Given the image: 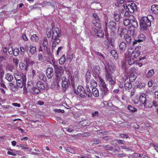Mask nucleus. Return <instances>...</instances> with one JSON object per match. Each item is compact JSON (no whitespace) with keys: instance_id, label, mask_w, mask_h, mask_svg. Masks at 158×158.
Wrapping results in <instances>:
<instances>
[{"instance_id":"a19ab883","label":"nucleus","mask_w":158,"mask_h":158,"mask_svg":"<svg viewBox=\"0 0 158 158\" xmlns=\"http://www.w3.org/2000/svg\"><path fill=\"white\" fill-rule=\"evenodd\" d=\"M154 74V69H152L149 70L147 74V77H150L152 76Z\"/></svg>"},{"instance_id":"680f3d73","label":"nucleus","mask_w":158,"mask_h":158,"mask_svg":"<svg viewBox=\"0 0 158 158\" xmlns=\"http://www.w3.org/2000/svg\"><path fill=\"white\" fill-rule=\"evenodd\" d=\"M97 133L98 135H100L101 134H102L103 135L106 134V132H105L104 131H103L102 130H98L97 131Z\"/></svg>"},{"instance_id":"4468645a","label":"nucleus","mask_w":158,"mask_h":158,"mask_svg":"<svg viewBox=\"0 0 158 158\" xmlns=\"http://www.w3.org/2000/svg\"><path fill=\"white\" fill-rule=\"evenodd\" d=\"M46 74L47 77L49 79H51L54 75L53 69L51 67L48 68L46 69Z\"/></svg>"},{"instance_id":"052dcab7","label":"nucleus","mask_w":158,"mask_h":158,"mask_svg":"<svg viewBox=\"0 0 158 158\" xmlns=\"http://www.w3.org/2000/svg\"><path fill=\"white\" fill-rule=\"evenodd\" d=\"M93 17L94 18L96 19V20L98 21H100V19L98 15L96 13H94L93 14Z\"/></svg>"},{"instance_id":"f257e3e1","label":"nucleus","mask_w":158,"mask_h":158,"mask_svg":"<svg viewBox=\"0 0 158 158\" xmlns=\"http://www.w3.org/2000/svg\"><path fill=\"white\" fill-rule=\"evenodd\" d=\"M153 20V16L151 15H148L147 17H142L140 19L139 23L140 30L147 31L148 27L151 25V22Z\"/></svg>"},{"instance_id":"39448f33","label":"nucleus","mask_w":158,"mask_h":158,"mask_svg":"<svg viewBox=\"0 0 158 158\" xmlns=\"http://www.w3.org/2000/svg\"><path fill=\"white\" fill-rule=\"evenodd\" d=\"M53 62V65L55 70V72L56 74H61L64 72V70L63 67L60 66H58L56 64L55 61Z\"/></svg>"},{"instance_id":"b1692460","label":"nucleus","mask_w":158,"mask_h":158,"mask_svg":"<svg viewBox=\"0 0 158 158\" xmlns=\"http://www.w3.org/2000/svg\"><path fill=\"white\" fill-rule=\"evenodd\" d=\"M61 75V74H58L56 75V78H55V81L56 83V85L58 87H60V84L59 83L61 79L62 78Z\"/></svg>"},{"instance_id":"2eb2a0df","label":"nucleus","mask_w":158,"mask_h":158,"mask_svg":"<svg viewBox=\"0 0 158 158\" xmlns=\"http://www.w3.org/2000/svg\"><path fill=\"white\" fill-rule=\"evenodd\" d=\"M104 75L105 76L106 81L109 80L112 77L111 73L108 70L107 67H105V72Z\"/></svg>"},{"instance_id":"bf43d9fd","label":"nucleus","mask_w":158,"mask_h":158,"mask_svg":"<svg viewBox=\"0 0 158 158\" xmlns=\"http://www.w3.org/2000/svg\"><path fill=\"white\" fill-rule=\"evenodd\" d=\"M13 61L14 64L16 66H17L19 63V60L17 58H15L13 59Z\"/></svg>"},{"instance_id":"ea45409f","label":"nucleus","mask_w":158,"mask_h":158,"mask_svg":"<svg viewBox=\"0 0 158 158\" xmlns=\"http://www.w3.org/2000/svg\"><path fill=\"white\" fill-rule=\"evenodd\" d=\"M74 55L73 53H70L67 55L66 56L67 59L70 62L74 58Z\"/></svg>"},{"instance_id":"4be33fe9","label":"nucleus","mask_w":158,"mask_h":158,"mask_svg":"<svg viewBox=\"0 0 158 158\" xmlns=\"http://www.w3.org/2000/svg\"><path fill=\"white\" fill-rule=\"evenodd\" d=\"M24 75H23V76H22L21 74L17 71H16L14 74V77L16 80L22 79L23 76Z\"/></svg>"},{"instance_id":"603ef678","label":"nucleus","mask_w":158,"mask_h":158,"mask_svg":"<svg viewBox=\"0 0 158 158\" xmlns=\"http://www.w3.org/2000/svg\"><path fill=\"white\" fill-rule=\"evenodd\" d=\"M8 52L10 55H12L13 53L14 48L12 47H9L8 49Z\"/></svg>"},{"instance_id":"412c9836","label":"nucleus","mask_w":158,"mask_h":158,"mask_svg":"<svg viewBox=\"0 0 158 158\" xmlns=\"http://www.w3.org/2000/svg\"><path fill=\"white\" fill-rule=\"evenodd\" d=\"M151 10L152 13L155 15L158 14V5L156 4L153 5L151 6Z\"/></svg>"},{"instance_id":"4c0bfd02","label":"nucleus","mask_w":158,"mask_h":158,"mask_svg":"<svg viewBox=\"0 0 158 158\" xmlns=\"http://www.w3.org/2000/svg\"><path fill=\"white\" fill-rule=\"evenodd\" d=\"M107 81H108V83L109 84L112 86H113L116 83V80L114 78H112L110 79L109 80H106Z\"/></svg>"},{"instance_id":"09e8293b","label":"nucleus","mask_w":158,"mask_h":158,"mask_svg":"<svg viewBox=\"0 0 158 158\" xmlns=\"http://www.w3.org/2000/svg\"><path fill=\"white\" fill-rule=\"evenodd\" d=\"M40 90L38 88L34 87L32 88V91L33 93L35 94H38L40 93Z\"/></svg>"},{"instance_id":"0eeeda50","label":"nucleus","mask_w":158,"mask_h":158,"mask_svg":"<svg viewBox=\"0 0 158 158\" xmlns=\"http://www.w3.org/2000/svg\"><path fill=\"white\" fill-rule=\"evenodd\" d=\"M101 69L99 65H95L94 66V70L93 71V75L95 78L99 77L101 74Z\"/></svg>"},{"instance_id":"cd10ccee","label":"nucleus","mask_w":158,"mask_h":158,"mask_svg":"<svg viewBox=\"0 0 158 158\" xmlns=\"http://www.w3.org/2000/svg\"><path fill=\"white\" fill-rule=\"evenodd\" d=\"M130 24L134 28H136L138 27V22L134 17L133 19H130Z\"/></svg>"},{"instance_id":"8fccbe9b","label":"nucleus","mask_w":158,"mask_h":158,"mask_svg":"<svg viewBox=\"0 0 158 158\" xmlns=\"http://www.w3.org/2000/svg\"><path fill=\"white\" fill-rule=\"evenodd\" d=\"M47 34L48 38H50L51 36V28H47Z\"/></svg>"},{"instance_id":"6ab92c4d","label":"nucleus","mask_w":158,"mask_h":158,"mask_svg":"<svg viewBox=\"0 0 158 158\" xmlns=\"http://www.w3.org/2000/svg\"><path fill=\"white\" fill-rule=\"evenodd\" d=\"M36 86L40 90H44L45 89L46 86L45 84L42 82L39 81L36 83Z\"/></svg>"},{"instance_id":"58836bf2","label":"nucleus","mask_w":158,"mask_h":158,"mask_svg":"<svg viewBox=\"0 0 158 158\" xmlns=\"http://www.w3.org/2000/svg\"><path fill=\"white\" fill-rule=\"evenodd\" d=\"M90 74V72H87L85 75L86 82L87 83H89L91 81V75Z\"/></svg>"},{"instance_id":"c756f323","label":"nucleus","mask_w":158,"mask_h":158,"mask_svg":"<svg viewBox=\"0 0 158 158\" xmlns=\"http://www.w3.org/2000/svg\"><path fill=\"white\" fill-rule=\"evenodd\" d=\"M19 66L20 68L22 71H27L28 70L27 66L24 64L20 63Z\"/></svg>"},{"instance_id":"bb28decb","label":"nucleus","mask_w":158,"mask_h":158,"mask_svg":"<svg viewBox=\"0 0 158 158\" xmlns=\"http://www.w3.org/2000/svg\"><path fill=\"white\" fill-rule=\"evenodd\" d=\"M111 56L114 58V59L116 60L118 59V55L116 51L114 50H111L110 52Z\"/></svg>"},{"instance_id":"6e6d98bb","label":"nucleus","mask_w":158,"mask_h":158,"mask_svg":"<svg viewBox=\"0 0 158 158\" xmlns=\"http://www.w3.org/2000/svg\"><path fill=\"white\" fill-rule=\"evenodd\" d=\"M66 151L71 153H74L75 152L74 150L70 148H67L66 150Z\"/></svg>"},{"instance_id":"5701e85b","label":"nucleus","mask_w":158,"mask_h":158,"mask_svg":"<svg viewBox=\"0 0 158 158\" xmlns=\"http://www.w3.org/2000/svg\"><path fill=\"white\" fill-rule=\"evenodd\" d=\"M29 52L30 54L32 55L34 54L36 51V48L33 45L30 44L29 45Z\"/></svg>"},{"instance_id":"6e6552de","label":"nucleus","mask_w":158,"mask_h":158,"mask_svg":"<svg viewBox=\"0 0 158 158\" xmlns=\"http://www.w3.org/2000/svg\"><path fill=\"white\" fill-rule=\"evenodd\" d=\"M128 45L126 42L123 41L121 42L118 45L119 51L121 52H124L127 49Z\"/></svg>"},{"instance_id":"69168bd1","label":"nucleus","mask_w":158,"mask_h":158,"mask_svg":"<svg viewBox=\"0 0 158 158\" xmlns=\"http://www.w3.org/2000/svg\"><path fill=\"white\" fill-rule=\"evenodd\" d=\"M101 141L99 140H94L92 141V144H97L100 143Z\"/></svg>"},{"instance_id":"9d476101","label":"nucleus","mask_w":158,"mask_h":158,"mask_svg":"<svg viewBox=\"0 0 158 158\" xmlns=\"http://www.w3.org/2000/svg\"><path fill=\"white\" fill-rule=\"evenodd\" d=\"M138 48H135L131 56V58L132 59H134V58H136L137 57L139 56L140 54V51L139 49L141 48V46H137Z\"/></svg>"},{"instance_id":"f704fd0d","label":"nucleus","mask_w":158,"mask_h":158,"mask_svg":"<svg viewBox=\"0 0 158 158\" xmlns=\"http://www.w3.org/2000/svg\"><path fill=\"white\" fill-rule=\"evenodd\" d=\"M65 56L64 55H63L60 57L59 60V62L60 64L61 65L65 63Z\"/></svg>"},{"instance_id":"ddd939ff","label":"nucleus","mask_w":158,"mask_h":158,"mask_svg":"<svg viewBox=\"0 0 158 158\" xmlns=\"http://www.w3.org/2000/svg\"><path fill=\"white\" fill-rule=\"evenodd\" d=\"M26 75L23 76V78L22 80H16L17 86L18 88H22L26 81Z\"/></svg>"},{"instance_id":"7c9ffc66","label":"nucleus","mask_w":158,"mask_h":158,"mask_svg":"<svg viewBox=\"0 0 158 158\" xmlns=\"http://www.w3.org/2000/svg\"><path fill=\"white\" fill-rule=\"evenodd\" d=\"M137 77V75L136 74H135L134 73L130 74L129 77V81L131 82L134 81Z\"/></svg>"},{"instance_id":"e433bc0d","label":"nucleus","mask_w":158,"mask_h":158,"mask_svg":"<svg viewBox=\"0 0 158 158\" xmlns=\"http://www.w3.org/2000/svg\"><path fill=\"white\" fill-rule=\"evenodd\" d=\"M145 35L143 34H140L139 36L138 42L139 43L145 40Z\"/></svg>"},{"instance_id":"338daca9","label":"nucleus","mask_w":158,"mask_h":158,"mask_svg":"<svg viewBox=\"0 0 158 158\" xmlns=\"http://www.w3.org/2000/svg\"><path fill=\"white\" fill-rule=\"evenodd\" d=\"M38 58L40 61H42L43 59V55L42 54H40L38 55Z\"/></svg>"},{"instance_id":"7ed1b4c3","label":"nucleus","mask_w":158,"mask_h":158,"mask_svg":"<svg viewBox=\"0 0 158 158\" xmlns=\"http://www.w3.org/2000/svg\"><path fill=\"white\" fill-rule=\"evenodd\" d=\"M74 93L81 98H86V96H87V93L84 88L81 85H79L77 87V90H75Z\"/></svg>"},{"instance_id":"4d7b16f0","label":"nucleus","mask_w":158,"mask_h":158,"mask_svg":"<svg viewBox=\"0 0 158 158\" xmlns=\"http://www.w3.org/2000/svg\"><path fill=\"white\" fill-rule=\"evenodd\" d=\"M136 71V69L134 67H132L130 68L129 69V72L130 74L134 73Z\"/></svg>"},{"instance_id":"393cba45","label":"nucleus","mask_w":158,"mask_h":158,"mask_svg":"<svg viewBox=\"0 0 158 158\" xmlns=\"http://www.w3.org/2000/svg\"><path fill=\"white\" fill-rule=\"evenodd\" d=\"M92 90V95L93 94L95 97H98L99 95L98 89L96 87H93Z\"/></svg>"},{"instance_id":"473e14b6","label":"nucleus","mask_w":158,"mask_h":158,"mask_svg":"<svg viewBox=\"0 0 158 158\" xmlns=\"http://www.w3.org/2000/svg\"><path fill=\"white\" fill-rule=\"evenodd\" d=\"M5 78L9 81H11L13 79V77L11 74L7 73L6 75Z\"/></svg>"},{"instance_id":"774afa93","label":"nucleus","mask_w":158,"mask_h":158,"mask_svg":"<svg viewBox=\"0 0 158 158\" xmlns=\"http://www.w3.org/2000/svg\"><path fill=\"white\" fill-rule=\"evenodd\" d=\"M63 48V47L62 46L59 47L58 48V49L56 51V55L58 56L59 54V53L60 51Z\"/></svg>"},{"instance_id":"49530a36","label":"nucleus","mask_w":158,"mask_h":158,"mask_svg":"<svg viewBox=\"0 0 158 158\" xmlns=\"http://www.w3.org/2000/svg\"><path fill=\"white\" fill-rule=\"evenodd\" d=\"M31 39L32 41L36 42L38 40V37L36 35L33 34L31 36Z\"/></svg>"},{"instance_id":"79ce46f5","label":"nucleus","mask_w":158,"mask_h":158,"mask_svg":"<svg viewBox=\"0 0 158 158\" xmlns=\"http://www.w3.org/2000/svg\"><path fill=\"white\" fill-rule=\"evenodd\" d=\"M123 23L125 26H128L130 24V20L128 18H125L123 20Z\"/></svg>"},{"instance_id":"a878e982","label":"nucleus","mask_w":158,"mask_h":158,"mask_svg":"<svg viewBox=\"0 0 158 158\" xmlns=\"http://www.w3.org/2000/svg\"><path fill=\"white\" fill-rule=\"evenodd\" d=\"M124 38L127 44L128 45H130L131 44L132 40L131 37L128 35L125 34L124 35Z\"/></svg>"},{"instance_id":"0e129e2a","label":"nucleus","mask_w":158,"mask_h":158,"mask_svg":"<svg viewBox=\"0 0 158 158\" xmlns=\"http://www.w3.org/2000/svg\"><path fill=\"white\" fill-rule=\"evenodd\" d=\"M120 136L122 138H126L127 139L129 137V136L127 134H120Z\"/></svg>"},{"instance_id":"dca6fc26","label":"nucleus","mask_w":158,"mask_h":158,"mask_svg":"<svg viewBox=\"0 0 158 158\" xmlns=\"http://www.w3.org/2000/svg\"><path fill=\"white\" fill-rule=\"evenodd\" d=\"M105 67H107L108 70L112 73H113L116 69L115 65L113 63H108L107 64V65L105 66Z\"/></svg>"},{"instance_id":"a18cd8bd","label":"nucleus","mask_w":158,"mask_h":158,"mask_svg":"<svg viewBox=\"0 0 158 158\" xmlns=\"http://www.w3.org/2000/svg\"><path fill=\"white\" fill-rule=\"evenodd\" d=\"M106 150L109 151H112L113 149V147L109 145H107L106 146L103 145L102 146Z\"/></svg>"},{"instance_id":"f8f14e48","label":"nucleus","mask_w":158,"mask_h":158,"mask_svg":"<svg viewBox=\"0 0 158 158\" xmlns=\"http://www.w3.org/2000/svg\"><path fill=\"white\" fill-rule=\"evenodd\" d=\"M52 36L60 37L61 36V31L58 27H56L52 30Z\"/></svg>"},{"instance_id":"f3484780","label":"nucleus","mask_w":158,"mask_h":158,"mask_svg":"<svg viewBox=\"0 0 158 158\" xmlns=\"http://www.w3.org/2000/svg\"><path fill=\"white\" fill-rule=\"evenodd\" d=\"M42 45L44 49L48 52V51H50V49L48 48V42L46 38L45 37L44 39Z\"/></svg>"},{"instance_id":"c9c22d12","label":"nucleus","mask_w":158,"mask_h":158,"mask_svg":"<svg viewBox=\"0 0 158 158\" xmlns=\"http://www.w3.org/2000/svg\"><path fill=\"white\" fill-rule=\"evenodd\" d=\"M118 33L120 37H122L124 35V29L122 28L118 27Z\"/></svg>"},{"instance_id":"de8ad7c7","label":"nucleus","mask_w":158,"mask_h":158,"mask_svg":"<svg viewBox=\"0 0 158 158\" xmlns=\"http://www.w3.org/2000/svg\"><path fill=\"white\" fill-rule=\"evenodd\" d=\"M19 50L18 48H15L14 49L13 55L15 56H17L19 54Z\"/></svg>"},{"instance_id":"72a5a7b5","label":"nucleus","mask_w":158,"mask_h":158,"mask_svg":"<svg viewBox=\"0 0 158 158\" xmlns=\"http://www.w3.org/2000/svg\"><path fill=\"white\" fill-rule=\"evenodd\" d=\"M90 87L92 89L93 87H96L97 86V82L93 79H92L90 81Z\"/></svg>"},{"instance_id":"3c124183","label":"nucleus","mask_w":158,"mask_h":158,"mask_svg":"<svg viewBox=\"0 0 158 158\" xmlns=\"http://www.w3.org/2000/svg\"><path fill=\"white\" fill-rule=\"evenodd\" d=\"M107 40L109 41V42L110 43V44H111V45L113 47L114 46V38H113L112 37L110 38V40H109L107 39Z\"/></svg>"},{"instance_id":"20e7f679","label":"nucleus","mask_w":158,"mask_h":158,"mask_svg":"<svg viewBox=\"0 0 158 158\" xmlns=\"http://www.w3.org/2000/svg\"><path fill=\"white\" fill-rule=\"evenodd\" d=\"M106 29L108 27L109 29L112 31L113 34H114V32L116 30V24L114 21H110L109 23L106 22Z\"/></svg>"},{"instance_id":"c03bdc74","label":"nucleus","mask_w":158,"mask_h":158,"mask_svg":"<svg viewBox=\"0 0 158 158\" xmlns=\"http://www.w3.org/2000/svg\"><path fill=\"white\" fill-rule=\"evenodd\" d=\"M126 89L130 90L132 88V85L130 82H127L124 85Z\"/></svg>"},{"instance_id":"864d4df0","label":"nucleus","mask_w":158,"mask_h":158,"mask_svg":"<svg viewBox=\"0 0 158 158\" xmlns=\"http://www.w3.org/2000/svg\"><path fill=\"white\" fill-rule=\"evenodd\" d=\"M96 54L100 57V58H101V60H104L105 59V57L104 55L101 53L97 52Z\"/></svg>"},{"instance_id":"2f4dec72","label":"nucleus","mask_w":158,"mask_h":158,"mask_svg":"<svg viewBox=\"0 0 158 158\" xmlns=\"http://www.w3.org/2000/svg\"><path fill=\"white\" fill-rule=\"evenodd\" d=\"M98 78L100 82V84H99V87L101 86H105L106 85L105 82L101 77H99Z\"/></svg>"},{"instance_id":"423d86ee","label":"nucleus","mask_w":158,"mask_h":158,"mask_svg":"<svg viewBox=\"0 0 158 158\" xmlns=\"http://www.w3.org/2000/svg\"><path fill=\"white\" fill-rule=\"evenodd\" d=\"M61 80L62 81V87L63 90L65 91L68 88L69 85H70V82L68 79H67L65 77H63L61 78Z\"/></svg>"},{"instance_id":"f03ea898","label":"nucleus","mask_w":158,"mask_h":158,"mask_svg":"<svg viewBox=\"0 0 158 158\" xmlns=\"http://www.w3.org/2000/svg\"><path fill=\"white\" fill-rule=\"evenodd\" d=\"M123 6L125 9H127L128 11L131 13H133L137 10V6L135 4L131 2L130 4L123 3Z\"/></svg>"},{"instance_id":"e2e57ef3","label":"nucleus","mask_w":158,"mask_h":158,"mask_svg":"<svg viewBox=\"0 0 158 158\" xmlns=\"http://www.w3.org/2000/svg\"><path fill=\"white\" fill-rule=\"evenodd\" d=\"M43 6H50L51 5V2H47L46 1H44L43 4Z\"/></svg>"},{"instance_id":"1a4fd4ad","label":"nucleus","mask_w":158,"mask_h":158,"mask_svg":"<svg viewBox=\"0 0 158 158\" xmlns=\"http://www.w3.org/2000/svg\"><path fill=\"white\" fill-rule=\"evenodd\" d=\"M60 37L52 36V51L53 52L56 45H57L60 42Z\"/></svg>"},{"instance_id":"37998d69","label":"nucleus","mask_w":158,"mask_h":158,"mask_svg":"<svg viewBox=\"0 0 158 158\" xmlns=\"http://www.w3.org/2000/svg\"><path fill=\"white\" fill-rule=\"evenodd\" d=\"M127 109L129 111L132 112L136 111L137 110V109L130 105L128 106Z\"/></svg>"},{"instance_id":"13d9d810","label":"nucleus","mask_w":158,"mask_h":158,"mask_svg":"<svg viewBox=\"0 0 158 158\" xmlns=\"http://www.w3.org/2000/svg\"><path fill=\"white\" fill-rule=\"evenodd\" d=\"M9 86L10 87V89L12 90H15V87L13 83H10L9 84Z\"/></svg>"},{"instance_id":"aec40b11","label":"nucleus","mask_w":158,"mask_h":158,"mask_svg":"<svg viewBox=\"0 0 158 158\" xmlns=\"http://www.w3.org/2000/svg\"><path fill=\"white\" fill-rule=\"evenodd\" d=\"M94 32L95 34L99 37L103 38L104 36L103 32L100 30L95 29L94 30Z\"/></svg>"},{"instance_id":"c85d7f7f","label":"nucleus","mask_w":158,"mask_h":158,"mask_svg":"<svg viewBox=\"0 0 158 158\" xmlns=\"http://www.w3.org/2000/svg\"><path fill=\"white\" fill-rule=\"evenodd\" d=\"M86 88L87 92L86 93L87 96H86V98H91L92 96V94L89 88V85H88L87 84Z\"/></svg>"},{"instance_id":"5fc2aeb1","label":"nucleus","mask_w":158,"mask_h":158,"mask_svg":"<svg viewBox=\"0 0 158 158\" xmlns=\"http://www.w3.org/2000/svg\"><path fill=\"white\" fill-rule=\"evenodd\" d=\"M12 68H13V66L10 65H9L7 66L6 68V71H10L11 72H12Z\"/></svg>"},{"instance_id":"a211bd4d","label":"nucleus","mask_w":158,"mask_h":158,"mask_svg":"<svg viewBox=\"0 0 158 158\" xmlns=\"http://www.w3.org/2000/svg\"><path fill=\"white\" fill-rule=\"evenodd\" d=\"M100 89L102 92V95L104 96L107 95L108 89L106 85L100 87Z\"/></svg>"},{"instance_id":"9b49d317","label":"nucleus","mask_w":158,"mask_h":158,"mask_svg":"<svg viewBox=\"0 0 158 158\" xmlns=\"http://www.w3.org/2000/svg\"><path fill=\"white\" fill-rule=\"evenodd\" d=\"M139 101V102L143 105L145 108H151L152 106L149 105V102H148L147 99H144L143 101V99H134V102L135 104H137L138 103Z\"/></svg>"}]
</instances>
